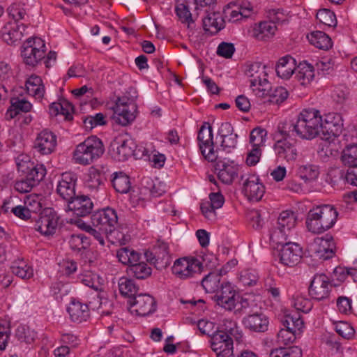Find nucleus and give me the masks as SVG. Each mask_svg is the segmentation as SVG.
<instances>
[{
  "instance_id": "nucleus-1",
  "label": "nucleus",
  "mask_w": 357,
  "mask_h": 357,
  "mask_svg": "<svg viewBox=\"0 0 357 357\" xmlns=\"http://www.w3.org/2000/svg\"><path fill=\"white\" fill-rule=\"evenodd\" d=\"M321 115L315 109H303L298 116L295 123L289 126V130L282 131L287 136H297L303 139L310 140L318 136L321 130Z\"/></svg>"
},
{
  "instance_id": "nucleus-2",
  "label": "nucleus",
  "mask_w": 357,
  "mask_h": 357,
  "mask_svg": "<svg viewBox=\"0 0 357 357\" xmlns=\"http://www.w3.org/2000/svg\"><path fill=\"white\" fill-rule=\"evenodd\" d=\"M337 215V211L332 205L317 206L308 213L306 220L307 227L312 233H323L335 224Z\"/></svg>"
},
{
  "instance_id": "nucleus-3",
  "label": "nucleus",
  "mask_w": 357,
  "mask_h": 357,
  "mask_svg": "<svg viewBox=\"0 0 357 357\" xmlns=\"http://www.w3.org/2000/svg\"><path fill=\"white\" fill-rule=\"evenodd\" d=\"M104 151L102 141L96 136H91L76 146L73 160L77 164L87 165L99 158Z\"/></svg>"
},
{
  "instance_id": "nucleus-4",
  "label": "nucleus",
  "mask_w": 357,
  "mask_h": 357,
  "mask_svg": "<svg viewBox=\"0 0 357 357\" xmlns=\"http://www.w3.org/2000/svg\"><path fill=\"white\" fill-rule=\"evenodd\" d=\"M214 299L217 304L227 310H237L246 307L248 301L243 299L230 282L222 283L220 289L215 293Z\"/></svg>"
},
{
  "instance_id": "nucleus-5",
  "label": "nucleus",
  "mask_w": 357,
  "mask_h": 357,
  "mask_svg": "<svg viewBox=\"0 0 357 357\" xmlns=\"http://www.w3.org/2000/svg\"><path fill=\"white\" fill-rule=\"evenodd\" d=\"M91 220L93 227L105 233L108 237L115 231L118 216L114 209L107 207L94 212Z\"/></svg>"
},
{
  "instance_id": "nucleus-6",
  "label": "nucleus",
  "mask_w": 357,
  "mask_h": 357,
  "mask_svg": "<svg viewBox=\"0 0 357 357\" xmlns=\"http://www.w3.org/2000/svg\"><path fill=\"white\" fill-rule=\"evenodd\" d=\"M45 51L43 40L40 38H29L22 46V56L26 65L35 66L45 59Z\"/></svg>"
},
{
  "instance_id": "nucleus-7",
  "label": "nucleus",
  "mask_w": 357,
  "mask_h": 357,
  "mask_svg": "<svg viewBox=\"0 0 357 357\" xmlns=\"http://www.w3.org/2000/svg\"><path fill=\"white\" fill-rule=\"evenodd\" d=\"M202 269L201 261L194 257H185L176 259L172 268V273L181 280H187L200 273Z\"/></svg>"
},
{
  "instance_id": "nucleus-8",
  "label": "nucleus",
  "mask_w": 357,
  "mask_h": 357,
  "mask_svg": "<svg viewBox=\"0 0 357 357\" xmlns=\"http://www.w3.org/2000/svg\"><path fill=\"white\" fill-rule=\"evenodd\" d=\"M335 244L332 236L315 238L309 245V251L311 254L319 259L326 260L335 255Z\"/></svg>"
},
{
  "instance_id": "nucleus-9",
  "label": "nucleus",
  "mask_w": 357,
  "mask_h": 357,
  "mask_svg": "<svg viewBox=\"0 0 357 357\" xmlns=\"http://www.w3.org/2000/svg\"><path fill=\"white\" fill-rule=\"evenodd\" d=\"M144 258L151 264H158L160 267H167L170 264L171 261L169 244L164 241H157L153 252L144 251Z\"/></svg>"
},
{
  "instance_id": "nucleus-10",
  "label": "nucleus",
  "mask_w": 357,
  "mask_h": 357,
  "mask_svg": "<svg viewBox=\"0 0 357 357\" xmlns=\"http://www.w3.org/2000/svg\"><path fill=\"white\" fill-rule=\"evenodd\" d=\"M210 342L212 350L218 357H234L233 338L223 331H217L212 335Z\"/></svg>"
},
{
  "instance_id": "nucleus-11",
  "label": "nucleus",
  "mask_w": 357,
  "mask_h": 357,
  "mask_svg": "<svg viewBox=\"0 0 357 357\" xmlns=\"http://www.w3.org/2000/svg\"><path fill=\"white\" fill-rule=\"evenodd\" d=\"M243 192L251 201H259L265 192L264 185L259 181V176L254 174H248L241 176Z\"/></svg>"
},
{
  "instance_id": "nucleus-12",
  "label": "nucleus",
  "mask_w": 357,
  "mask_h": 357,
  "mask_svg": "<svg viewBox=\"0 0 357 357\" xmlns=\"http://www.w3.org/2000/svg\"><path fill=\"white\" fill-rule=\"evenodd\" d=\"M331 289L332 285L327 275L316 274L311 281L309 294L313 299L321 301L329 296Z\"/></svg>"
},
{
  "instance_id": "nucleus-13",
  "label": "nucleus",
  "mask_w": 357,
  "mask_h": 357,
  "mask_svg": "<svg viewBox=\"0 0 357 357\" xmlns=\"http://www.w3.org/2000/svg\"><path fill=\"white\" fill-rule=\"evenodd\" d=\"M77 178V175L75 173L65 172L61 174V178L58 181L56 192L67 202V204L76 197Z\"/></svg>"
},
{
  "instance_id": "nucleus-14",
  "label": "nucleus",
  "mask_w": 357,
  "mask_h": 357,
  "mask_svg": "<svg viewBox=\"0 0 357 357\" xmlns=\"http://www.w3.org/2000/svg\"><path fill=\"white\" fill-rule=\"evenodd\" d=\"M93 208V203L91 198L86 195L76 196L67 204L66 211L72 212L76 218L71 220L79 219V217H85L89 215Z\"/></svg>"
},
{
  "instance_id": "nucleus-15",
  "label": "nucleus",
  "mask_w": 357,
  "mask_h": 357,
  "mask_svg": "<svg viewBox=\"0 0 357 357\" xmlns=\"http://www.w3.org/2000/svg\"><path fill=\"white\" fill-rule=\"evenodd\" d=\"M56 135L50 130H42L36 138L34 149L41 155H49L54 151L57 145Z\"/></svg>"
},
{
  "instance_id": "nucleus-16",
  "label": "nucleus",
  "mask_w": 357,
  "mask_h": 357,
  "mask_svg": "<svg viewBox=\"0 0 357 357\" xmlns=\"http://www.w3.org/2000/svg\"><path fill=\"white\" fill-rule=\"evenodd\" d=\"M302 254L298 244L289 242L283 245L280 251V261L284 266H294L300 261Z\"/></svg>"
},
{
  "instance_id": "nucleus-17",
  "label": "nucleus",
  "mask_w": 357,
  "mask_h": 357,
  "mask_svg": "<svg viewBox=\"0 0 357 357\" xmlns=\"http://www.w3.org/2000/svg\"><path fill=\"white\" fill-rule=\"evenodd\" d=\"M203 28L206 32L215 34L225 27V20L220 12L212 10H204Z\"/></svg>"
},
{
  "instance_id": "nucleus-18",
  "label": "nucleus",
  "mask_w": 357,
  "mask_h": 357,
  "mask_svg": "<svg viewBox=\"0 0 357 357\" xmlns=\"http://www.w3.org/2000/svg\"><path fill=\"white\" fill-rule=\"evenodd\" d=\"M57 223L56 215L51 211H45L36 220L34 228L44 236H50L54 234Z\"/></svg>"
},
{
  "instance_id": "nucleus-19",
  "label": "nucleus",
  "mask_w": 357,
  "mask_h": 357,
  "mask_svg": "<svg viewBox=\"0 0 357 357\" xmlns=\"http://www.w3.org/2000/svg\"><path fill=\"white\" fill-rule=\"evenodd\" d=\"M321 130L331 136L337 137L343 130V119L339 113L329 112L321 116Z\"/></svg>"
},
{
  "instance_id": "nucleus-20",
  "label": "nucleus",
  "mask_w": 357,
  "mask_h": 357,
  "mask_svg": "<svg viewBox=\"0 0 357 357\" xmlns=\"http://www.w3.org/2000/svg\"><path fill=\"white\" fill-rule=\"evenodd\" d=\"M15 162L17 171L22 174V176H31V174H35V172H40L43 178H44L46 174V169L44 165H35L27 155H19L15 158Z\"/></svg>"
},
{
  "instance_id": "nucleus-21",
  "label": "nucleus",
  "mask_w": 357,
  "mask_h": 357,
  "mask_svg": "<svg viewBox=\"0 0 357 357\" xmlns=\"http://www.w3.org/2000/svg\"><path fill=\"white\" fill-rule=\"evenodd\" d=\"M119 144L116 148L112 145V157L118 161L127 160L130 156L134 154V150L132 147L134 145V139L131 135L126 133L122 136Z\"/></svg>"
},
{
  "instance_id": "nucleus-22",
  "label": "nucleus",
  "mask_w": 357,
  "mask_h": 357,
  "mask_svg": "<svg viewBox=\"0 0 357 357\" xmlns=\"http://www.w3.org/2000/svg\"><path fill=\"white\" fill-rule=\"evenodd\" d=\"M26 26L17 22H8L1 29V38L8 45H15L23 37Z\"/></svg>"
},
{
  "instance_id": "nucleus-23",
  "label": "nucleus",
  "mask_w": 357,
  "mask_h": 357,
  "mask_svg": "<svg viewBox=\"0 0 357 357\" xmlns=\"http://www.w3.org/2000/svg\"><path fill=\"white\" fill-rule=\"evenodd\" d=\"M112 109V119L115 123L126 126L133 121V114L130 112L129 106L124 100L119 98Z\"/></svg>"
},
{
  "instance_id": "nucleus-24",
  "label": "nucleus",
  "mask_w": 357,
  "mask_h": 357,
  "mask_svg": "<svg viewBox=\"0 0 357 357\" xmlns=\"http://www.w3.org/2000/svg\"><path fill=\"white\" fill-rule=\"evenodd\" d=\"M218 178L224 183L230 184L237 176L238 166L229 160H218L216 164Z\"/></svg>"
},
{
  "instance_id": "nucleus-25",
  "label": "nucleus",
  "mask_w": 357,
  "mask_h": 357,
  "mask_svg": "<svg viewBox=\"0 0 357 357\" xmlns=\"http://www.w3.org/2000/svg\"><path fill=\"white\" fill-rule=\"evenodd\" d=\"M273 149L278 158L287 162L294 161L297 158L298 151L295 145L287 139L278 140L273 146Z\"/></svg>"
},
{
  "instance_id": "nucleus-26",
  "label": "nucleus",
  "mask_w": 357,
  "mask_h": 357,
  "mask_svg": "<svg viewBox=\"0 0 357 357\" xmlns=\"http://www.w3.org/2000/svg\"><path fill=\"white\" fill-rule=\"evenodd\" d=\"M135 313L139 316H146L155 310L154 298L147 294L137 295L135 289Z\"/></svg>"
},
{
  "instance_id": "nucleus-27",
  "label": "nucleus",
  "mask_w": 357,
  "mask_h": 357,
  "mask_svg": "<svg viewBox=\"0 0 357 357\" xmlns=\"http://www.w3.org/2000/svg\"><path fill=\"white\" fill-rule=\"evenodd\" d=\"M67 311L70 319L73 322L82 323L89 317V309L86 304L82 303L75 299H72Z\"/></svg>"
},
{
  "instance_id": "nucleus-28",
  "label": "nucleus",
  "mask_w": 357,
  "mask_h": 357,
  "mask_svg": "<svg viewBox=\"0 0 357 357\" xmlns=\"http://www.w3.org/2000/svg\"><path fill=\"white\" fill-rule=\"evenodd\" d=\"M278 30L275 23L273 21H263L255 24L253 26L252 36L259 40H266L272 38Z\"/></svg>"
},
{
  "instance_id": "nucleus-29",
  "label": "nucleus",
  "mask_w": 357,
  "mask_h": 357,
  "mask_svg": "<svg viewBox=\"0 0 357 357\" xmlns=\"http://www.w3.org/2000/svg\"><path fill=\"white\" fill-rule=\"evenodd\" d=\"M243 323L245 328L255 332H264L268 326V318L261 313L248 315L244 317Z\"/></svg>"
},
{
  "instance_id": "nucleus-30",
  "label": "nucleus",
  "mask_w": 357,
  "mask_h": 357,
  "mask_svg": "<svg viewBox=\"0 0 357 357\" xmlns=\"http://www.w3.org/2000/svg\"><path fill=\"white\" fill-rule=\"evenodd\" d=\"M296 60L289 55L280 58L276 66V73L283 79H289L296 70Z\"/></svg>"
},
{
  "instance_id": "nucleus-31",
  "label": "nucleus",
  "mask_w": 357,
  "mask_h": 357,
  "mask_svg": "<svg viewBox=\"0 0 357 357\" xmlns=\"http://www.w3.org/2000/svg\"><path fill=\"white\" fill-rule=\"evenodd\" d=\"M314 75L313 66L306 61L300 63L295 71V78L303 86L310 84L314 78Z\"/></svg>"
},
{
  "instance_id": "nucleus-32",
  "label": "nucleus",
  "mask_w": 357,
  "mask_h": 357,
  "mask_svg": "<svg viewBox=\"0 0 357 357\" xmlns=\"http://www.w3.org/2000/svg\"><path fill=\"white\" fill-rule=\"evenodd\" d=\"M43 179L40 172H35V174H31V176H24V178L16 181L14 188L20 193H27Z\"/></svg>"
},
{
  "instance_id": "nucleus-33",
  "label": "nucleus",
  "mask_w": 357,
  "mask_h": 357,
  "mask_svg": "<svg viewBox=\"0 0 357 357\" xmlns=\"http://www.w3.org/2000/svg\"><path fill=\"white\" fill-rule=\"evenodd\" d=\"M119 289L121 295L128 298V310L132 314V306L134 305V281L128 278L122 277L119 280Z\"/></svg>"
},
{
  "instance_id": "nucleus-34",
  "label": "nucleus",
  "mask_w": 357,
  "mask_h": 357,
  "mask_svg": "<svg viewBox=\"0 0 357 357\" xmlns=\"http://www.w3.org/2000/svg\"><path fill=\"white\" fill-rule=\"evenodd\" d=\"M139 199L145 200L149 195L153 197H160L165 192V188L160 192L156 190V184L153 183L150 177H144L140 183L139 188Z\"/></svg>"
},
{
  "instance_id": "nucleus-35",
  "label": "nucleus",
  "mask_w": 357,
  "mask_h": 357,
  "mask_svg": "<svg viewBox=\"0 0 357 357\" xmlns=\"http://www.w3.org/2000/svg\"><path fill=\"white\" fill-rule=\"evenodd\" d=\"M307 37L310 44L317 48L327 50L332 47L331 38L323 31H313Z\"/></svg>"
},
{
  "instance_id": "nucleus-36",
  "label": "nucleus",
  "mask_w": 357,
  "mask_h": 357,
  "mask_svg": "<svg viewBox=\"0 0 357 357\" xmlns=\"http://www.w3.org/2000/svg\"><path fill=\"white\" fill-rule=\"evenodd\" d=\"M31 104L24 98H15L11 99V105L6 112L8 119L15 118L20 112H28L31 109Z\"/></svg>"
},
{
  "instance_id": "nucleus-37",
  "label": "nucleus",
  "mask_w": 357,
  "mask_h": 357,
  "mask_svg": "<svg viewBox=\"0 0 357 357\" xmlns=\"http://www.w3.org/2000/svg\"><path fill=\"white\" fill-rule=\"evenodd\" d=\"M26 88L29 95L36 98L41 99L45 93V87L41 78L37 75H31L26 82Z\"/></svg>"
},
{
  "instance_id": "nucleus-38",
  "label": "nucleus",
  "mask_w": 357,
  "mask_h": 357,
  "mask_svg": "<svg viewBox=\"0 0 357 357\" xmlns=\"http://www.w3.org/2000/svg\"><path fill=\"white\" fill-rule=\"evenodd\" d=\"M225 17L229 22H235L243 18L248 17L251 14L249 8L238 7L229 5L224 10Z\"/></svg>"
},
{
  "instance_id": "nucleus-39",
  "label": "nucleus",
  "mask_w": 357,
  "mask_h": 357,
  "mask_svg": "<svg viewBox=\"0 0 357 357\" xmlns=\"http://www.w3.org/2000/svg\"><path fill=\"white\" fill-rule=\"evenodd\" d=\"M296 222L297 216L295 213L292 211L286 210L280 213L277 225L291 233V229L295 227Z\"/></svg>"
},
{
  "instance_id": "nucleus-40",
  "label": "nucleus",
  "mask_w": 357,
  "mask_h": 357,
  "mask_svg": "<svg viewBox=\"0 0 357 357\" xmlns=\"http://www.w3.org/2000/svg\"><path fill=\"white\" fill-rule=\"evenodd\" d=\"M112 183L114 189L120 193H127L131 188L130 177L125 173L114 172Z\"/></svg>"
},
{
  "instance_id": "nucleus-41",
  "label": "nucleus",
  "mask_w": 357,
  "mask_h": 357,
  "mask_svg": "<svg viewBox=\"0 0 357 357\" xmlns=\"http://www.w3.org/2000/svg\"><path fill=\"white\" fill-rule=\"evenodd\" d=\"M266 66L260 62H254L248 65L246 75L250 78V83L266 78Z\"/></svg>"
},
{
  "instance_id": "nucleus-42",
  "label": "nucleus",
  "mask_w": 357,
  "mask_h": 357,
  "mask_svg": "<svg viewBox=\"0 0 357 357\" xmlns=\"http://www.w3.org/2000/svg\"><path fill=\"white\" fill-rule=\"evenodd\" d=\"M143 259L144 252H135V278L144 280L151 275L152 269Z\"/></svg>"
},
{
  "instance_id": "nucleus-43",
  "label": "nucleus",
  "mask_w": 357,
  "mask_h": 357,
  "mask_svg": "<svg viewBox=\"0 0 357 357\" xmlns=\"http://www.w3.org/2000/svg\"><path fill=\"white\" fill-rule=\"evenodd\" d=\"M70 223L76 225L77 227L93 236L101 245H105V236H106V234L103 231L98 229L96 227H93V225L91 226L86 224L81 219L71 220Z\"/></svg>"
},
{
  "instance_id": "nucleus-44",
  "label": "nucleus",
  "mask_w": 357,
  "mask_h": 357,
  "mask_svg": "<svg viewBox=\"0 0 357 357\" xmlns=\"http://www.w3.org/2000/svg\"><path fill=\"white\" fill-rule=\"evenodd\" d=\"M11 271L13 274L24 280L30 279L33 276V268L22 260L14 262Z\"/></svg>"
},
{
  "instance_id": "nucleus-45",
  "label": "nucleus",
  "mask_w": 357,
  "mask_h": 357,
  "mask_svg": "<svg viewBox=\"0 0 357 357\" xmlns=\"http://www.w3.org/2000/svg\"><path fill=\"white\" fill-rule=\"evenodd\" d=\"M289 234V232L282 228H280V227L276 225V226L273 227L269 231L270 243L273 246L279 245H283L285 243H287V240Z\"/></svg>"
},
{
  "instance_id": "nucleus-46",
  "label": "nucleus",
  "mask_w": 357,
  "mask_h": 357,
  "mask_svg": "<svg viewBox=\"0 0 357 357\" xmlns=\"http://www.w3.org/2000/svg\"><path fill=\"white\" fill-rule=\"evenodd\" d=\"M220 278V274L211 273L202 279V286L207 293H216L219 290Z\"/></svg>"
},
{
  "instance_id": "nucleus-47",
  "label": "nucleus",
  "mask_w": 357,
  "mask_h": 357,
  "mask_svg": "<svg viewBox=\"0 0 357 357\" xmlns=\"http://www.w3.org/2000/svg\"><path fill=\"white\" fill-rule=\"evenodd\" d=\"M283 325L285 328L292 330L298 334H300L303 326L304 322L298 312L287 314L283 321Z\"/></svg>"
},
{
  "instance_id": "nucleus-48",
  "label": "nucleus",
  "mask_w": 357,
  "mask_h": 357,
  "mask_svg": "<svg viewBox=\"0 0 357 357\" xmlns=\"http://www.w3.org/2000/svg\"><path fill=\"white\" fill-rule=\"evenodd\" d=\"M199 150L203 156L210 162L215 161L218 155L214 150L213 139H203L198 141Z\"/></svg>"
},
{
  "instance_id": "nucleus-49",
  "label": "nucleus",
  "mask_w": 357,
  "mask_h": 357,
  "mask_svg": "<svg viewBox=\"0 0 357 357\" xmlns=\"http://www.w3.org/2000/svg\"><path fill=\"white\" fill-rule=\"evenodd\" d=\"M217 331H223L227 335L231 338H234L237 342H240L243 337L241 330L237 326L236 323L231 319H225L221 325V328Z\"/></svg>"
},
{
  "instance_id": "nucleus-50",
  "label": "nucleus",
  "mask_w": 357,
  "mask_h": 357,
  "mask_svg": "<svg viewBox=\"0 0 357 357\" xmlns=\"http://www.w3.org/2000/svg\"><path fill=\"white\" fill-rule=\"evenodd\" d=\"M341 160L349 167L357 165V144L347 146L342 151Z\"/></svg>"
},
{
  "instance_id": "nucleus-51",
  "label": "nucleus",
  "mask_w": 357,
  "mask_h": 357,
  "mask_svg": "<svg viewBox=\"0 0 357 357\" xmlns=\"http://www.w3.org/2000/svg\"><path fill=\"white\" fill-rule=\"evenodd\" d=\"M319 172L317 166L313 165H305L299 167L298 174L305 182L315 180L319 176Z\"/></svg>"
},
{
  "instance_id": "nucleus-52",
  "label": "nucleus",
  "mask_w": 357,
  "mask_h": 357,
  "mask_svg": "<svg viewBox=\"0 0 357 357\" xmlns=\"http://www.w3.org/2000/svg\"><path fill=\"white\" fill-rule=\"evenodd\" d=\"M250 87L254 94L259 98L268 97L271 89L267 78L257 81L256 83H250Z\"/></svg>"
},
{
  "instance_id": "nucleus-53",
  "label": "nucleus",
  "mask_w": 357,
  "mask_h": 357,
  "mask_svg": "<svg viewBox=\"0 0 357 357\" xmlns=\"http://www.w3.org/2000/svg\"><path fill=\"white\" fill-rule=\"evenodd\" d=\"M117 257L121 263L128 265L127 273H134V264L132 259H134V250H130L128 248H121L117 252Z\"/></svg>"
},
{
  "instance_id": "nucleus-54",
  "label": "nucleus",
  "mask_w": 357,
  "mask_h": 357,
  "mask_svg": "<svg viewBox=\"0 0 357 357\" xmlns=\"http://www.w3.org/2000/svg\"><path fill=\"white\" fill-rule=\"evenodd\" d=\"M15 337L22 342L31 344L34 341L36 337V333L29 326L26 325H20L16 329Z\"/></svg>"
},
{
  "instance_id": "nucleus-55",
  "label": "nucleus",
  "mask_w": 357,
  "mask_h": 357,
  "mask_svg": "<svg viewBox=\"0 0 357 357\" xmlns=\"http://www.w3.org/2000/svg\"><path fill=\"white\" fill-rule=\"evenodd\" d=\"M258 272L253 268H247L241 271L239 280L244 286H254L259 280Z\"/></svg>"
},
{
  "instance_id": "nucleus-56",
  "label": "nucleus",
  "mask_w": 357,
  "mask_h": 357,
  "mask_svg": "<svg viewBox=\"0 0 357 357\" xmlns=\"http://www.w3.org/2000/svg\"><path fill=\"white\" fill-rule=\"evenodd\" d=\"M269 357H302V351L297 347L278 348L272 350Z\"/></svg>"
},
{
  "instance_id": "nucleus-57",
  "label": "nucleus",
  "mask_w": 357,
  "mask_h": 357,
  "mask_svg": "<svg viewBox=\"0 0 357 357\" xmlns=\"http://www.w3.org/2000/svg\"><path fill=\"white\" fill-rule=\"evenodd\" d=\"M103 176L96 169L91 168L89 171V178L86 180V187L91 191L97 190L102 184Z\"/></svg>"
},
{
  "instance_id": "nucleus-58",
  "label": "nucleus",
  "mask_w": 357,
  "mask_h": 357,
  "mask_svg": "<svg viewBox=\"0 0 357 357\" xmlns=\"http://www.w3.org/2000/svg\"><path fill=\"white\" fill-rule=\"evenodd\" d=\"M267 132L266 130L261 128H254L250 136V143L252 146L261 147L264 145L266 142Z\"/></svg>"
},
{
  "instance_id": "nucleus-59",
  "label": "nucleus",
  "mask_w": 357,
  "mask_h": 357,
  "mask_svg": "<svg viewBox=\"0 0 357 357\" xmlns=\"http://www.w3.org/2000/svg\"><path fill=\"white\" fill-rule=\"evenodd\" d=\"M317 19L323 24L328 26H335L337 20L333 12L328 9H321L317 13Z\"/></svg>"
},
{
  "instance_id": "nucleus-60",
  "label": "nucleus",
  "mask_w": 357,
  "mask_h": 357,
  "mask_svg": "<svg viewBox=\"0 0 357 357\" xmlns=\"http://www.w3.org/2000/svg\"><path fill=\"white\" fill-rule=\"evenodd\" d=\"M289 96L288 91L283 86H276L271 89L269 101L273 103L280 104L284 102Z\"/></svg>"
},
{
  "instance_id": "nucleus-61",
  "label": "nucleus",
  "mask_w": 357,
  "mask_h": 357,
  "mask_svg": "<svg viewBox=\"0 0 357 357\" xmlns=\"http://www.w3.org/2000/svg\"><path fill=\"white\" fill-rule=\"evenodd\" d=\"M292 305L297 311H301L305 313L309 312L312 308V303L305 297L297 295L294 297L292 301Z\"/></svg>"
},
{
  "instance_id": "nucleus-62",
  "label": "nucleus",
  "mask_w": 357,
  "mask_h": 357,
  "mask_svg": "<svg viewBox=\"0 0 357 357\" xmlns=\"http://www.w3.org/2000/svg\"><path fill=\"white\" fill-rule=\"evenodd\" d=\"M86 129L91 130L95 127L106 124L105 116L102 113H97L95 115L86 116L83 121Z\"/></svg>"
},
{
  "instance_id": "nucleus-63",
  "label": "nucleus",
  "mask_w": 357,
  "mask_h": 357,
  "mask_svg": "<svg viewBox=\"0 0 357 357\" xmlns=\"http://www.w3.org/2000/svg\"><path fill=\"white\" fill-rule=\"evenodd\" d=\"M8 11L14 20L13 22L17 23L18 21L25 20L28 17L25 8L20 3H13L8 8Z\"/></svg>"
},
{
  "instance_id": "nucleus-64",
  "label": "nucleus",
  "mask_w": 357,
  "mask_h": 357,
  "mask_svg": "<svg viewBox=\"0 0 357 357\" xmlns=\"http://www.w3.org/2000/svg\"><path fill=\"white\" fill-rule=\"evenodd\" d=\"M298 333L289 330V328H282L278 333V342L284 345L292 343Z\"/></svg>"
}]
</instances>
